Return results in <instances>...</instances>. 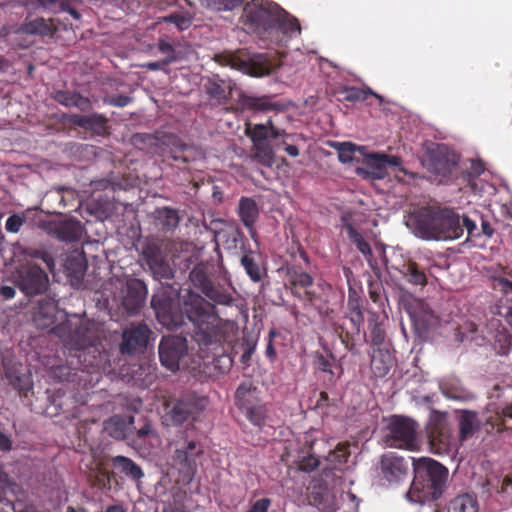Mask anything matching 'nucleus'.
<instances>
[{
    "instance_id": "nucleus-46",
    "label": "nucleus",
    "mask_w": 512,
    "mask_h": 512,
    "mask_svg": "<svg viewBox=\"0 0 512 512\" xmlns=\"http://www.w3.org/2000/svg\"><path fill=\"white\" fill-rule=\"evenodd\" d=\"M155 219L164 231L174 230L180 222V217L176 209L162 207L155 211Z\"/></svg>"
},
{
    "instance_id": "nucleus-8",
    "label": "nucleus",
    "mask_w": 512,
    "mask_h": 512,
    "mask_svg": "<svg viewBox=\"0 0 512 512\" xmlns=\"http://www.w3.org/2000/svg\"><path fill=\"white\" fill-rule=\"evenodd\" d=\"M417 423L394 415L385 428L384 442L388 447L413 451L417 448Z\"/></svg>"
},
{
    "instance_id": "nucleus-60",
    "label": "nucleus",
    "mask_w": 512,
    "mask_h": 512,
    "mask_svg": "<svg viewBox=\"0 0 512 512\" xmlns=\"http://www.w3.org/2000/svg\"><path fill=\"white\" fill-rule=\"evenodd\" d=\"M442 393L450 398L459 400L463 398V392L462 390L458 389L457 387H454L452 385H449L448 383H443L440 385Z\"/></svg>"
},
{
    "instance_id": "nucleus-40",
    "label": "nucleus",
    "mask_w": 512,
    "mask_h": 512,
    "mask_svg": "<svg viewBox=\"0 0 512 512\" xmlns=\"http://www.w3.org/2000/svg\"><path fill=\"white\" fill-rule=\"evenodd\" d=\"M157 48L161 54L165 55L164 60L175 58L173 63L186 59L191 51L190 46L183 49L180 42H170L167 37H161L158 40Z\"/></svg>"
},
{
    "instance_id": "nucleus-12",
    "label": "nucleus",
    "mask_w": 512,
    "mask_h": 512,
    "mask_svg": "<svg viewBox=\"0 0 512 512\" xmlns=\"http://www.w3.org/2000/svg\"><path fill=\"white\" fill-rule=\"evenodd\" d=\"M118 290L114 293V301L129 315H136L145 305L148 288L143 280L129 278L125 282L118 281Z\"/></svg>"
},
{
    "instance_id": "nucleus-25",
    "label": "nucleus",
    "mask_w": 512,
    "mask_h": 512,
    "mask_svg": "<svg viewBox=\"0 0 512 512\" xmlns=\"http://www.w3.org/2000/svg\"><path fill=\"white\" fill-rule=\"evenodd\" d=\"M237 214L251 238L255 240L257 233L254 226L260 215L257 202L251 197H241L238 202Z\"/></svg>"
},
{
    "instance_id": "nucleus-53",
    "label": "nucleus",
    "mask_w": 512,
    "mask_h": 512,
    "mask_svg": "<svg viewBox=\"0 0 512 512\" xmlns=\"http://www.w3.org/2000/svg\"><path fill=\"white\" fill-rule=\"evenodd\" d=\"M23 255L31 259L42 260L49 269L54 267V259L52 255L43 249L27 247L23 249Z\"/></svg>"
},
{
    "instance_id": "nucleus-6",
    "label": "nucleus",
    "mask_w": 512,
    "mask_h": 512,
    "mask_svg": "<svg viewBox=\"0 0 512 512\" xmlns=\"http://www.w3.org/2000/svg\"><path fill=\"white\" fill-rule=\"evenodd\" d=\"M203 454L204 449L199 441L181 439L174 442L170 465L178 473L176 483L187 486L193 481Z\"/></svg>"
},
{
    "instance_id": "nucleus-36",
    "label": "nucleus",
    "mask_w": 512,
    "mask_h": 512,
    "mask_svg": "<svg viewBox=\"0 0 512 512\" xmlns=\"http://www.w3.org/2000/svg\"><path fill=\"white\" fill-rule=\"evenodd\" d=\"M245 73L253 77H263L270 75L275 67L266 54H258L243 62Z\"/></svg>"
},
{
    "instance_id": "nucleus-11",
    "label": "nucleus",
    "mask_w": 512,
    "mask_h": 512,
    "mask_svg": "<svg viewBox=\"0 0 512 512\" xmlns=\"http://www.w3.org/2000/svg\"><path fill=\"white\" fill-rule=\"evenodd\" d=\"M426 435L430 451L436 455H447L451 451L452 435L447 413L432 410L426 424Z\"/></svg>"
},
{
    "instance_id": "nucleus-54",
    "label": "nucleus",
    "mask_w": 512,
    "mask_h": 512,
    "mask_svg": "<svg viewBox=\"0 0 512 512\" xmlns=\"http://www.w3.org/2000/svg\"><path fill=\"white\" fill-rule=\"evenodd\" d=\"M358 146L351 142H343L337 144L338 158L341 163H350L354 160L355 151L358 150Z\"/></svg>"
},
{
    "instance_id": "nucleus-10",
    "label": "nucleus",
    "mask_w": 512,
    "mask_h": 512,
    "mask_svg": "<svg viewBox=\"0 0 512 512\" xmlns=\"http://www.w3.org/2000/svg\"><path fill=\"white\" fill-rule=\"evenodd\" d=\"M179 304V291L172 287L163 288L151 299V307L155 311L157 319L167 327L176 328L181 325L183 317L179 310Z\"/></svg>"
},
{
    "instance_id": "nucleus-51",
    "label": "nucleus",
    "mask_w": 512,
    "mask_h": 512,
    "mask_svg": "<svg viewBox=\"0 0 512 512\" xmlns=\"http://www.w3.org/2000/svg\"><path fill=\"white\" fill-rule=\"evenodd\" d=\"M314 365L317 370L330 374V380H332V378L336 375L335 371L333 370V367H335L339 371L337 378H339L342 373V367L335 365L334 358L330 359L321 353L316 354Z\"/></svg>"
},
{
    "instance_id": "nucleus-28",
    "label": "nucleus",
    "mask_w": 512,
    "mask_h": 512,
    "mask_svg": "<svg viewBox=\"0 0 512 512\" xmlns=\"http://www.w3.org/2000/svg\"><path fill=\"white\" fill-rule=\"evenodd\" d=\"M57 31L52 19L42 17L33 20L26 19L17 29L18 34H27L41 37H52Z\"/></svg>"
},
{
    "instance_id": "nucleus-9",
    "label": "nucleus",
    "mask_w": 512,
    "mask_h": 512,
    "mask_svg": "<svg viewBox=\"0 0 512 512\" xmlns=\"http://www.w3.org/2000/svg\"><path fill=\"white\" fill-rule=\"evenodd\" d=\"M209 404L208 397L187 392L176 399L172 407L166 413V419L174 425L184 422L196 421Z\"/></svg>"
},
{
    "instance_id": "nucleus-38",
    "label": "nucleus",
    "mask_w": 512,
    "mask_h": 512,
    "mask_svg": "<svg viewBox=\"0 0 512 512\" xmlns=\"http://www.w3.org/2000/svg\"><path fill=\"white\" fill-rule=\"evenodd\" d=\"M368 328L370 332V345L373 348H389L386 342V332L383 321L377 312H369Z\"/></svg>"
},
{
    "instance_id": "nucleus-31",
    "label": "nucleus",
    "mask_w": 512,
    "mask_h": 512,
    "mask_svg": "<svg viewBox=\"0 0 512 512\" xmlns=\"http://www.w3.org/2000/svg\"><path fill=\"white\" fill-rule=\"evenodd\" d=\"M64 269L67 277L71 281L80 282L82 281L86 270L87 260L83 251H73L70 253L64 263Z\"/></svg>"
},
{
    "instance_id": "nucleus-58",
    "label": "nucleus",
    "mask_w": 512,
    "mask_h": 512,
    "mask_svg": "<svg viewBox=\"0 0 512 512\" xmlns=\"http://www.w3.org/2000/svg\"><path fill=\"white\" fill-rule=\"evenodd\" d=\"M319 464H320V462L317 457H315L313 455H308L306 457H303L299 461L298 468L300 471L309 473V472L316 470L318 468Z\"/></svg>"
},
{
    "instance_id": "nucleus-4",
    "label": "nucleus",
    "mask_w": 512,
    "mask_h": 512,
    "mask_svg": "<svg viewBox=\"0 0 512 512\" xmlns=\"http://www.w3.org/2000/svg\"><path fill=\"white\" fill-rule=\"evenodd\" d=\"M213 276L214 265L208 262H200L190 271L189 280L196 289L201 291L214 304L232 306L235 301L233 287L229 284L216 283Z\"/></svg>"
},
{
    "instance_id": "nucleus-47",
    "label": "nucleus",
    "mask_w": 512,
    "mask_h": 512,
    "mask_svg": "<svg viewBox=\"0 0 512 512\" xmlns=\"http://www.w3.org/2000/svg\"><path fill=\"white\" fill-rule=\"evenodd\" d=\"M240 262L253 282H259L262 279L261 268L257 260V255L254 251L251 249L245 250Z\"/></svg>"
},
{
    "instance_id": "nucleus-15",
    "label": "nucleus",
    "mask_w": 512,
    "mask_h": 512,
    "mask_svg": "<svg viewBox=\"0 0 512 512\" xmlns=\"http://www.w3.org/2000/svg\"><path fill=\"white\" fill-rule=\"evenodd\" d=\"M187 352V340L181 336H164L158 347L161 364L171 372L179 370L182 363L186 364Z\"/></svg>"
},
{
    "instance_id": "nucleus-63",
    "label": "nucleus",
    "mask_w": 512,
    "mask_h": 512,
    "mask_svg": "<svg viewBox=\"0 0 512 512\" xmlns=\"http://www.w3.org/2000/svg\"><path fill=\"white\" fill-rule=\"evenodd\" d=\"M270 504V499L261 498L257 500L247 512H268Z\"/></svg>"
},
{
    "instance_id": "nucleus-48",
    "label": "nucleus",
    "mask_w": 512,
    "mask_h": 512,
    "mask_svg": "<svg viewBox=\"0 0 512 512\" xmlns=\"http://www.w3.org/2000/svg\"><path fill=\"white\" fill-rule=\"evenodd\" d=\"M480 422L477 414L472 411H463L459 419V438L465 441L472 436L474 431L479 427Z\"/></svg>"
},
{
    "instance_id": "nucleus-35",
    "label": "nucleus",
    "mask_w": 512,
    "mask_h": 512,
    "mask_svg": "<svg viewBox=\"0 0 512 512\" xmlns=\"http://www.w3.org/2000/svg\"><path fill=\"white\" fill-rule=\"evenodd\" d=\"M53 99L65 107H76L83 112H87L92 109V102L90 99L75 91L58 90L54 93Z\"/></svg>"
},
{
    "instance_id": "nucleus-56",
    "label": "nucleus",
    "mask_w": 512,
    "mask_h": 512,
    "mask_svg": "<svg viewBox=\"0 0 512 512\" xmlns=\"http://www.w3.org/2000/svg\"><path fill=\"white\" fill-rule=\"evenodd\" d=\"M244 0H209V6L217 11H231L240 6Z\"/></svg>"
},
{
    "instance_id": "nucleus-44",
    "label": "nucleus",
    "mask_w": 512,
    "mask_h": 512,
    "mask_svg": "<svg viewBox=\"0 0 512 512\" xmlns=\"http://www.w3.org/2000/svg\"><path fill=\"white\" fill-rule=\"evenodd\" d=\"M340 94L343 95V100L347 102H362L365 101L368 96H374L382 104L384 99L381 95L375 93L371 88H358L354 86H346L341 89Z\"/></svg>"
},
{
    "instance_id": "nucleus-23",
    "label": "nucleus",
    "mask_w": 512,
    "mask_h": 512,
    "mask_svg": "<svg viewBox=\"0 0 512 512\" xmlns=\"http://www.w3.org/2000/svg\"><path fill=\"white\" fill-rule=\"evenodd\" d=\"M273 32L269 39V44H279L286 42L293 36L299 35L301 32V26L295 17L289 15L284 9L280 7L279 19L276 21Z\"/></svg>"
},
{
    "instance_id": "nucleus-17",
    "label": "nucleus",
    "mask_w": 512,
    "mask_h": 512,
    "mask_svg": "<svg viewBox=\"0 0 512 512\" xmlns=\"http://www.w3.org/2000/svg\"><path fill=\"white\" fill-rule=\"evenodd\" d=\"M142 255L154 278L158 280L173 278L174 272L166 260L159 241H148L143 247Z\"/></svg>"
},
{
    "instance_id": "nucleus-59",
    "label": "nucleus",
    "mask_w": 512,
    "mask_h": 512,
    "mask_svg": "<svg viewBox=\"0 0 512 512\" xmlns=\"http://www.w3.org/2000/svg\"><path fill=\"white\" fill-rule=\"evenodd\" d=\"M104 101H105V103H107L111 106L125 107L129 103L132 102V98L127 95L118 94V95H113L111 97H108Z\"/></svg>"
},
{
    "instance_id": "nucleus-30",
    "label": "nucleus",
    "mask_w": 512,
    "mask_h": 512,
    "mask_svg": "<svg viewBox=\"0 0 512 512\" xmlns=\"http://www.w3.org/2000/svg\"><path fill=\"white\" fill-rule=\"evenodd\" d=\"M241 104L245 109L252 110L254 112H279L285 110V105L279 102L273 101L270 96H246L244 95L241 99Z\"/></svg>"
},
{
    "instance_id": "nucleus-22",
    "label": "nucleus",
    "mask_w": 512,
    "mask_h": 512,
    "mask_svg": "<svg viewBox=\"0 0 512 512\" xmlns=\"http://www.w3.org/2000/svg\"><path fill=\"white\" fill-rule=\"evenodd\" d=\"M287 275L289 283L292 286V294L298 297L301 301L314 305L317 294L314 291L308 290V288L313 284L312 276L296 267L289 268Z\"/></svg>"
},
{
    "instance_id": "nucleus-49",
    "label": "nucleus",
    "mask_w": 512,
    "mask_h": 512,
    "mask_svg": "<svg viewBox=\"0 0 512 512\" xmlns=\"http://www.w3.org/2000/svg\"><path fill=\"white\" fill-rule=\"evenodd\" d=\"M132 378L139 386L147 388L157 378L156 367L148 362L142 363L133 371Z\"/></svg>"
},
{
    "instance_id": "nucleus-29",
    "label": "nucleus",
    "mask_w": 512,
    "mask_h": 512,
    "mask_svg": "<svg viewBox=\"0 0 512 512\" xmlns=\"http://www.w3.org/2000/svg\"><path fill=\"white\" fill-rule=\"evenodd\" d=\"M163 156L171 158L175 162L188 163L189 158L186 155L189 146L181 138L170 134L163 137Z\"/></svg>"
},
{
    "instance_id": "nucleus-7",
    "label": "nucleus",
    "mask_w": 512,
    "mask_h": 512,
    "mask_svg": "<svg viewBox=\"0 0 512 512\" xmlns=\"http://www.w3.org/2000/svg\"><path fill=\"white\" fill-rule=\"evenodd\" d=\"M235 405L245 415L248 421L262 428L268 417L266 404L258 397V390L252 382H242L235 392Z\"/></svg>"
},
{
    "instance_id": "nucleus-50",
    "label": "nucleus",
    "mask_w": 512,
    "mask_h": 512,
    "mask_svg": "<svg viewBox=\"0 0 512 512\" xmlns=\"http://www.w3.org/2000/svg\"><path fill=\"white\" fill-rule=\"evenodd\" d=\"M251 153L252 159L263 166L271 167L275 162L270 143L253 145Z\"/></svg>"
},
{
    "instance_id": "nucleus-45",
    "label": "nucleus",
    "mask_w": 512,
    "mask_h": 512,
    "mask_svg": "<svg viewBox=\"0 0 512 512\" xmlns=\"http://www.w3.org/2000/svg\"><path fill=\"white\" fill-rule=\"evenodd\" d=\"M400 273L412 285L425 286L427 284L425 271L415 261L409 260L404 263Z\"/></svg>"
},
{
    "instance_id": "nucleus-32",
    "label": "nucleus",
    "mask_w": 512,
    "mask_h": 512,
    "mask_svg": "<svg viewBox=\"0 0 512 512\" xmlns=\"http://www.w3.org/2000/svg\"><path fill=\"white\" fill-rule=\"evenodd\" d=\"M357 174L365 179L381 180L388 176L381 154H370L365 159V167L357 168Z\"/></svg>"
},
{
    "instance_id": "nucleus-61",
    "label": "nucleus",
    "mask_w": 512,
    "mask_h": 512,
    "mask_svg": "<svg viewBox=\"0 0 512 512\" xmlns=\"http://www.w3.org/2000/svg\"><path fill=\"white\" fill-rule=\"evenodd\" d=\"M461 226L463 230L464 228H466L469 237H478L481 234L478 231L475 221L471 220L469 217L463 218V223L461 224Z\"/></svg>"
},
{
    "instance_id": "nucleus-64",
    "label": "nucleus",
    "mask_w": 512,
    "mask_h": 512,
    "mask_svg": "<svg viewBox=\"0 0 512 512\" xmlns=\"http://www.w3.org/2000/svg\"><path fill=\"white\" fill-rule=\"evenodd\" d=\"M498 492L512 496V472L503 478Z\"/></svg>"
},
{
    "instance_id": "nucleus-37",
    "label": "nucleus",
    "mask_w": 512,
    "mask_h": 512,
    "mask_svg": "<svg viewBox=\"0 0 512 512\" xmlns=\"http://www.w3.org/2000/svg\"><path fill=\"white\" fill-rule=\"evenodd\" d=\"M70 122L80 128L92 130L97 134H103L106 131L107 118L98 113L89 115L74 114L70 117Z\"/></svg>"
},
{
    "instance_id": "nucleus-62",
    "label": "nucleus",
    "mask_w": 512,
    "mask_h": 512,
    "mask_svg": "<svg viewBox=\"0 0 512 512\" xmlns=\"http://www.w3.org/2000/svg\"><path fill=\"white\" fill-rule=\"evenodd\" d=\"M174 59L175 58H172L169 60L161 59L159 61L148 62V63L144 64L143 67H145L146 69L151 70V71L163 70L166 66L172 64Z\"/></svg>"
},
{
    "instance_id": "nucleus-55",
    "label": "nucleus",
    "mask_w": 512,
    "mask_h": 512,
    "mask_svg": "<svg viewBox=\"0 0 512 512\" xmlns=\"http://www.w3.org/2000/svg\"><path fill=\"white\" fill-rule=\"evenodd\" d=\"M36 3L45 10L59 13L68 8L69 0H36Z\"/></svg>"
},
{
    "instance_id": "nucleus-42",
    "label": "nucleus",
    "mask_w": 512,
    "mask_h": 512,
    "mask_svg": "<svg viewBox=\"0 0 512 512\" xmlns=\"http://www.w3.org/2000/svg\"><path fill=\"white\" fill-rule=\"evenodd\" d=\"M111 461L115 469L133 480H139L144 476L141 467L128 457L118 455L113 457Z\"/></svg>"
},
{
    "instance_id": "nucleus-57",
    "label": "nucleus",
    "mask_w": 512,
    "mask_h": 512,
    "mask_svg": "<svg viewBox=\"0 0 512 512\" xmlns=\"http://www.w3.org/2000/svg\"><path fill=\"white\" fill-rule=\"evenodd\" d=\"M25 219L19 214L9 216L5 223V229L10 233H18L24 224Z\"/></svg>"
},
{
    "instance_id": "nucleus-2",
    "label": "nucleus",
    "mask_w": 512,
    "mask_h": 512,
    "mask_svg": "<svg viewBox=\"0 0 512 512\" xmlns=\"http://www.w3.org/2000/svg\"><path fill=\"white\" fill-rule=\"evenodd\" d=\"M406 225L417 238L425 241L455 240L463 234L460 215L438 205L415 208L409 213Z\"/></svg>"
},
{
    "instance_id": "nucleus-26",
    "label": "nucleus",
    "mask_w": 512,
    "mask_h": 512,
    "mask_svg": "<svg viewBox=\"0 0 512 512\" xmlns=\"http://www.w3.org/2000/svg\"><path fill=\"white\" fill-rule=\"evenodd\" d=\"M184 5L179 4L177 0L174 2L177 5L175 10H172L167 15L160 18V22L171 23L179 31L187 30L193 22L194 13L191 10L192 4L187 0H182Z\"/></svg>"
},
{
    "instance_id": "nucleus-5",
    "label": "nucleus",
    "mask_w": 512,
    "mask_h": 512,
    "mask_svg": "<svg viewBox=\"0 0 512 512\" xmlns=\"http://www.w3.org/2000/svg\"><path fill=\"white\" fill-rule=\"evenodd\" d=\"M280 6L271 1L251 0L243 9V24L253 30L261 40L269 42L271 32L279 19Z\"/></svg>"
},
{
    "instance_id": "nucleus-39",
    "label": "nucleus",
    "mask_w": 512,
    "mask_h": 512,
    "mask_svg": "<svg viewBox=\"0 0 512 512\" xmlns=\"http://www.w3.org/2000/svg\"><path fill=\"white\" fill-rule=\"evenodd\" d=\"M483 426L487 433L512 429V404L506 407L502 413H495L487 417Z\"/></svg>"
},
{
    "instance_id": "nucleus-13",
    "label": "nucleus",
    "mask_w": 512,
    "mask_h": 512,
    "mask_svg": "<svg viewBox=\"0 0 512 512\" xmlns=\"http://www.w3.org/2000/svg\"><path fill=\"white\" fill-rule=\"evenodd\" d=\"M349 314L334 324L342 344L353 354H357L356 343L360 339L364 315L357 301L348 302Z\"/></svg>"
},
{
    "instance_id": "nucleus-21",
    "label": "nucleus",
    "mask_w": 512,
    "mask_h": 512,
    "mask_svg": "<svg viewBox=\"0 0 512 512\" xmlns=\"http://www.w3.org/2000/svg\"><path fill=\"white\" fill-rule=\"evenodd\" d=\"M45 230L50 236L66 243L79 241L84 232L82 223L75 218L50 221L45 225Z\"/></svg>"
},
{
    "instance_id": "nucleus-14",
    "label": "nucleus",
    "mask_w": 512,
    "mask_h": 512,
    "mask_svg": "<svg viewBox=\"0 0 512 512\" xmlns=\"http://www.w3.org/2000/svg\"><path fill=\"white\" fill-rule=\"evenodd\" d=\"M16 286L29 297L41 295L48 289L47 273L37 265H21L15 274Z\"/></svg>"
},
{
    "instance_id": "nucleus-41",
    "label": "nucleus",
    "mask_w": 512,
    "mask_h": 512,
    "mask_svg": "<svg viewBox=\"0 0 512 512\" xmlns=\"http://www.w3.org/2000/svg\"><path fill=\"white\" fill-rule=\"evenodd\" d=\"M448 512H479V502L473 493H462L452 498L447 506Z\"/></svg>"
},
{
    "instance_id": "nucleus-27",
    "label": "nucleus",
    "mask_w": 512,
    "mask_h": 512,
    "mask_svg": "<svg viewBox=\"0 0 512 512\" xmlns=\"http://www.w3.org/2000/svg\"><path fill=\"white\" fill-rule=\"evenodd\" d=\"M370 357V369L376 378L385 377L395 363L389 348H373Z\"/></svg>"
},
{
    "instance_id": "nucleus-16",
    "label": "nucleus",
    "mask_w": 512,
    "mask_h": 512,
    "mask_svg": "<svg viewBox=\"0 0 512 512\" xmlns=\"http://www.w3.org/2000/svg\"><path fill=\"white\" fill-rule=\"evenodd\" d=\"M214 303L208 302L203 296L189 289L182 297L181 311L193 324L206 323L212 318Z\"/></svg>"
},
{
    "instance_id": "nucleus-18",
    "label": "nucleus",
    "mask_w": 512,
    "mask_h": 512,
    "mask_svg": "<svg viewBox=\"0 0 512 512\" xmlns=\"http://www.w3.org/2000/svg\"><path fill=\"white\" fill-rule=\"evenodd\" d=\"M151 333V329L146 323H131L130 326L123 331L120 352L128 355L143 352L147 347Z\"/></svg>"
},
{
    "instance_id": "nucleus-33",
    "label": "nucleus",
    "mask_w": 512,
    "mask_h": 512,
    "mask_svg": "<svg viewBox=\"0 0 512 512\" xmlns=\"http://www.w3.org/2000/svg\"><path fill=\"white\" fill-rule=\"evenodd\" d=\"M195 330L193 340L198 344L199 349L205 353L206 350H216L219 348L217 335L208 325V323L194 324Z\"/></svg>"
},
{
    "instance_id": "nucleus-24",
    "label": "nucleus",
    "mask_w": 512,
    "mask_h": 512,
    "mask_svg": "<svg viewBox=\"0 0 512 512\" xmlns=\"http://www.w3.org/2000/svg\"><path fill=\"white\" fill-rule=\"evenodd\" d=\"M245 132L253 142V145L269 143V138H289L291 136L285 130L275 127L271 118L265 124L247 125Z\"/></svg>"
},
{
    "instance_id": "nucleus-52",
    "label": "nucleus",
    "mask_w": 512,
    "mask_h": 512,
    "mask_svg": "<svg viewBox=\"0 0 512 512\" xmlns=\"http://www.w3.org/2000/svg\"><path fill=\"white\" fill-rule=\"evenodd\" d=\"M347 232L349 239L355 244L358 251L365 257H371L372 249L370 244L363 238L361 233H359L352 225L347 226Z\"/></svg>"
},
{
    "instance_id": "nucleus-3",
    "label": "nucleus",
    "mask_w": 512,
    "mask_h": 512,
    "mask_svg": "<svg viewBox=\"0 0 512 512\" xmlns=\"http://www.w3.org/2000/svg\"><path fill=\"white\" fill-rule=\"evenodd\" d=\"M414 478L407 493L411 501L426 503L442 497L449 475L448 469L432 458H412Z\"/></svg>"
},
{
    "instance_id": "nucleus-43",
    "label": "nucleus",
    "mask_w": 512,
    "mask_h": 512,
    "mask_svg": "<svg viewBox=\"0 0 512 512\" xmlns=\"http://www.w3.org/2000/svg\"><path fill=\"white\" fill-rule=\"evenodd\" d=\"M206 93L218 101H226L231 94V86L218 76L210 78L204 85Z\"/></svg>"
},
{
    "instance_id": "nucleus-20",
    "label": "nucleus",
    "mask_w": 512,
    "mask_h": 512,
    "mask_svg": "<svg viewBox=\"0 0 512 512\" xmlns=\"http://www.w3.org/2000/svg\"><path fill=\"white\" fill-rule=\"evenodd\" d=\"M408 470V462L394 452L385 453L380 458L378 475L389 484L403 480Z\"/></svg>"
},
{
    "instance_id": "nucleus-19",
    "label": "nucleus",
    "mask_w": 512,
    "mask_h": 512,
    "mask_svg": "<svg viewBox=\"0 0 512 512\" xmlns=\"http://www.w3.org/2000/svg\"><path fill=\"white\" fill-rule=\"evenodd\" d=\"M457 165V155L444 145H437L428 152V169L438 176L451 177Z\"/></svg>"
},
{
    "instance_id": "nucleus-34",
    "label": "nucleus",
    "mask_w": 512,
    "mask_h": 512,
    "mask_svg": "<svg viewBox=\"0 0 512 512\" xmlns=\"http://www.w3.org/2000/svg\"><path fill=\"white\" fill-rule=\"evenodd\" d=\"M134 417H125L122 415H114L104 423V430L109 436L116 440H124L128 436V431L133 425Z\"/></svg>"
},
{
    "instance_id": "nucleus-1",
    "label": "nucleus",
    "mask_w": 512,
    "mask_h": 512,
    "mask_svg": "<svg viewBox=\"0 0 512 512\" xmlns=\"http://www.w3.org/2000/svg\"><path fill=\"white\" fill-rule=\"evenodd\" d=\"M31 318L38 329L49 330L62 341L71 370L94 373L105 368L108 354L92 322L76 314L69 316L51 296L36 301Z\"/></svg>"
}]
</instances>
